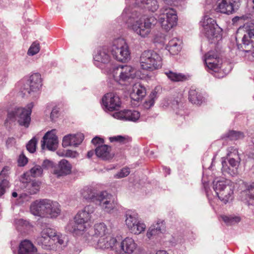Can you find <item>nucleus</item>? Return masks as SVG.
<instances>
[{
    "mask_svg": "<svg viewBox=\"0 0 254 254\" xmlns=\"http://www.w3.org/2000/svg\"><path fill=\"white\" fill-rule=\"evenodd\" d=\"M30 180V179L28 178H25V182L22 183L23 184V186L27 188L28 192L30 194H35L40 189L39 183L36 181H28Z\"/></svg>",
    "mask_w": 254,
    "mask_h": 254,
    "instance_id": "38",
    "label": "nucleus"
},
{
    "mask_svg": "<svg viewBox=\"0 0 254 254\" xmlns=\"http://www.w3.org/2000/svg\"><path fill=\"white\" fill-rule=\"evenodd\" d=\"M41 167L43 169H48L54 167V163L52 161L48 160H45L43 161Z\"/></svg>",
    "mask_w": 254,
    "mask_h": 254,
    "instance_id": "57",
    "label": "nucleus"
},
{
    "mask_svg": "<svg viewBox=\"0 0 254 254\" xmlns=\"http://www.w3.org/2000/svg\"><path fill=\"white\" fill-rule=\"evenodd\" d=\"M126 111L115 112L112 114V116L117 119L126 121Z\"/></svg>",
    "mask_w": 254,
    "mask_h": 254,
    "instance_id": "51",
    "label": "nucleus"
},
{
    "mask_svg": "<svg viewBox=\"0 0 254 254\" xmlns=\"http://www.w3.org/2000/svg\"><path fill=\"white\" fill-rule=\"evenodd\" d=\"M42 86V79L39 73L32 74L29 79L23 80L21 91L24 94H31L39 91Z\"/></svg>",
    "mask_w": 254,
    "mask_h": 254,
    "instance_id": "11",
    "label": "nucleus"
},
{
    "mask_svg": "<svg viewBox=\"0 0 254 254\" xmlns=\"http://www.w3.org/2000/svg\"><path fill=\"white\" fill-rule=\"evenodd\" d=\"M61 212L60 205L58 202L47 199L45 217L56 218L60 215Z\"/></svg>",
    "mask_w": 254,
    "mask_h": 254,
    "instance_id": "21",
    "label": "nucleus"
},
{
    "mask_svg": "<svg viewBox=\"0 0 254 254\" xmlns=\"http://www.w3.org/2000/svg\"><path fill=\"white\" fill-rule=\"evenodd\" d=\"M46 145L47 148L50 150H55L58 146V137L56 135V130L52 129L48 131L43 137L41 141L42 148Z\"/></svg>",
    "mask_w": 254,
    "mask_h": 254,
    "instance_id": "18",
    "label": "nucleus"
},
{
    "mask_svg": "<svg viewBox=\"0 0 254 254\" xmlns=\"http://www.w3.org/2000/svg\"><path fill=\"white\" fill-rule=\"evenodd\" d=\"M117 246L116 238L110 235H106L105 237H100L97 242V246L102 249H111L114 250Z\"/></svg>",
    "mask_w": 254,
    "mask_h": 254,
    "instance_id": "24",
    "label": "nucleus"
},
{
    "mask_svg": "<svg viewBox=\"0 0 254 254\" xmlns=\"http://www.w3.org/2000/svg\"><path fill=\"white\" fill-rule=\"evenodd\" d=\"M189 99L193 104L200 105L203 101V98L195 89L191 88L189 91Z\"/></svg>",
    "mask_w": 254,
    "mask_h": 254,
    "instance_id": "34",
    "label": "nucleus"
},
{
    "mask_svg": "<svg viewBox=\"0 0 254 254\" xmlns=\"http://www.w3.org/2000/svg\"><path fill=\"white\" fill-rule=\"evenodd\" d=\"M146 95V89L140 83H137L133 85L130 96L132 100L139 101Z\"/></svg>",
    "mask_w": 254,
    "mask_h": 254,
    "instance_id": "27",
    "label": "nucleus"
},
{
    "mask_svg": "<svg viewBox=\"0 0 254 254\" xmlns=\"http://www.w3.org/2000/svg\"><path fill=\"white\" fill-rule=\"evenodd\" d=\"M66 240L67 239L64 235L61 234H57L55 231V236H53V240L57 241L60 245H64Z\"/></svg>",
    "mask_w": 254,
    "mask_h": 254,
    "instance_id": "49",
    "label": "nucleus"
},
{
    "mask_svg": "<svg viewBox=\"0 0 254 254\" xmlns=\"http://www.w3.org/2000/svg\"><path fill=\"white\" fill-rule=\"evenodd\" d=\"M213 190L220 200L226 203L233 198L234 187L222 180L215 179L213 182Z\"/></svg>",
    "mask_w": 254,
    "mask_h": 254,
    "instance_id": "8",
    "label": "nucleus"
},
{
    "mask_svg": "<svg viewBox=\"0 0 254 254\" xmlns=\"http://www.w3.org/2000/svg\"><path fill=\"white\" fill-rule=\"evenodd\" d=\"M34 106L32 102L28 104L26 108H17L8 112L7 119L14 122L17 121L20 126L28 127L31 122L30 115Z\"/></svg>",
    "mask_w": 254,
    "mask_h": 254,
    "instance_id": "4",
    "label": "nucleus"
},
{
    "mask_svg": "<svg viewBox=\"0 0 254 254\" xmlns=\"http://www.w3.org/2000/svg\"><path fill=\"white\" fill-rule=\"evenodd\" d=\"M72 165L66 160H61L57 165L54 167L53 170V174L57 177L65 176L70 174L71 172Z\"/></svg>",
    "mask_w": 254,
    "mask_h": 254,
    "instance_id": "19",
    "label": "nucleus"
},
{
    "mask_svg": "<svg viewBox=\"0 0 254 254\" xmlns=\"http://www.w3.org/2000/svg\"><path fill=\"white\" fill-rule=\"evenodd\" d=\"M10 187L8 180L0 179V197L2 196Z\"/></svg>",
    "mask_w": 254,
    "mask_h": 254,
    "instance_id": "44",
    "label": "nucleus"
},
{
    "mask_svg": "<svg viewBox=\"0 0 254 254\" xmlns=\"http://www.w3.org/2000/svg\"><path fill=\"white\" fill-rule=\"evenodd\" d=\"M36 249L29 240H25L21 242L19 247V254H34Z\"/></svg>",
    "mask_w": 254,
    "mask_h": 254,
    "instance_id": "28",
    "label": "nucleus"
},
{
    "mask_svg": "<svg viewBox=\"0 0 254 254\" xmlns=\"http://www.w3.org/2000/svg\"><path fill=\"white\" fill-rule=\"evenodd\" d=\"M71 134L65 135L63 138L62 145L64 147H66L68 146H72V143H71Z\"/></svg>",
    "mask_w": 254,
    "mask_h": 254,
    "instance_id": "53",
    "label": "nucleus"
},
{
    "mask_svg": "<svg viewBox=\"0 0 254 254\" xmlns=\"http://www.w3.org/2000/svg\"><path fill=\"white\" fill-rule=\"evenodd\" d=\"M221 218L224 222L229 225L237 224L241 220L240 217L233 215H223L221 216Z\"/></svg>",
    "mask_w": 254,
    "mask_h": 254,
    "instance_id": "41",
    "label": "nucleus"
},
{
    "mask_svg": "<svg viewBox=\"0 0 254 254\" xmlns=\"http://www.w3.org/2000/svg\"><path fill=\"white\" fill-rule=\"evenodd\" d=\"M15 143V139L13 137L8 138L6 142V144L7 147H9L14 145Z\"/></svg>",
    "mask_w": 254,
    "mask_h": 254,
    "instance_id": "62",
    "label": "nucleus"
},
{
    "mask_svg": "<svg viewBox=\"0 0 254 254\" xmlns=\"http://www.w3.org/2000/svg\"><path fill=\"white\" fill-rule=\"evenodd\" d=\"M176 11L172 8L163 7L160 10L159 21L163 29L169 31L177 23Z\"/></svg>",
    "mask_w": 254,
    "mask_h": 254,
    "instance_id": "10",
    "label": "nucleus"
},
{
    "mask_svg": "<svg viewBox=\"0 0 254 254\" xmlns=\"http://www.w3.org/2000/svg\"><path fill=\"white\" fill-rule=\"evenodd\" d=\"M43 174V169L40 165H35L32 168L29 172L24 173L22 177L21 181L24 183L25 178H28L30 176L33 177H37L41 176Z\"/></svg>",
    "mask_w": 254,
    "mask_h": 254,
    "instance_id": "33",
    "label": "nucleus"
},
{
    "mask_svg": "<svg viewBox=\"0 0 254 254\" xmlns=\"http://www.w3.org/2000/svg\"><path fill=\"white\" fill-rule=\"evenodd\" d=\"M47 202V199L36 200L34 201L30 207L31 213L35 216L45 217Z\"/></svg>",
    "mask_w": 254,
    "mask_h": 254,
    "instance_id": "20",
    "label": "nucleus"
},
{
    "mask_svg": "<svg viewBox=\"0 0 254 254\" xmlns=\"http://www.w3.org/2000/svg\"><path fill=\"white\" fill-rule=\"evenodd\" d=\"M95 153V151L94 150H90L87 152V156L88 158H91L93 154Z\"/></svg>",
    "mask_w": 254,
    "mask_h": 254,
    "instance_id": "64",
    "label": "nucleus"
},
{
    "mask_svg": "<svg viewBox=\"0 0 254 254\" xmlns=\"http://www.w3.org/2000/svg\"><path fill=\"white\" fill-rule=\"evenodd\" d=\"M140 63L142 69L149 71L158 69L162 65L160 56L151 50L145 51L142 53Z\"/></svg>",
    "mask_w": 254,
    "mask_h": 254,
    "instance_id": "7",
    "label": "nucleus"
},
{
    "mask_svg": "<svg viewBox=\"0 0 254 254\" xmlns=\"http://www.w3.org/2000/svg\"><path fill=\"white\" fill-rule=\"evenodd\" d=\"M181 41L177 38L171 40L167 46V49L172 55H177L181 50Z\"/></svg>",
    "mask_w": 254,
    "mask_h": 254,
    "instance_id": "30",
    "label": "nucleus"
},
{
    "mask_svg": "<svg viewBox=\"0 0 254 254\" xmlns=\"http://www.w3.org/2000/svg\"><path fill=\"white\" fill-rule=\"evenodd\" d=\"M91 142L93 144L98 146L99 145H103L104 139L101 137L96 136L92 139Z\"/></svg>",
    "mask_w": 254,
    "mask_h": 254,
    "instance_id": "59",
    "label": "nucleus"
},
{
    "mask_svg": "<svg viewBox=\"0 0 254 254\" xmlns=\"http://www.w3.org/2000/svg\"><path fill=\"white\" fill-rule=\"evenodd\" d=\"M200 24L202 27V33L211 43L215 42V39H216L217 41L218 39L221 38L220 28L214 19L205 15L200 22Z\"/></svg>",
    "mask_w": 254,
    "mask_h": 254,
    "instance_id": "6",
    "label": "nucleus"
},
{
    "mask_svg": "<svg viewBox=\"0 0 254 254\" xmlns=\"http://www.w3.org/2000/svg\"><path fill=\"white\" fill-rule=\"evenodd\" d=\"M238 32L244 33L242 44L238 45V49L250 53L254 57V24L247 22L239 28Z\"/></svg>",
    "mask_w": 254,
    "mask_h": 254,
    "instance_id": "3",
    "label": "nucleus"
},
{
    "mask_svg": "<svg viewBox=\"0 0 254 254\" xmlns=\"http://www.w3.org/2000/svg\"><path fill=\"white\" fill-rule=\"evenodd\" d=\"M164 2L169 5L171 6H178L181 4L180 1L182 2V5L185 4V1L184 0H164Z\"/></svg>",
    "mask_w": 254,
    "mask_h": 254,
    "instance_id": "55",
    "label": "nucleus"
},
{
    "mask_svg": "<svg viewBox=\"0 0 254 254\" xmlns=\"http://www.w3.org/2000/svg\"><path fill=\"white\" fill-rule=\"evenodd\" d=\"M53 236H55V230L51 228H45L43 229L40 236L36 239V241L43 249H48L52 244Z\"/></svg>",
    "mask_w": 254,
    "mask_h": 254,
    "instance_id": "15",
    "label": "nucleus"
},
{
    "mask_svg": "<svg viewBox=\"0 0 254 254\" xmlns=\"http://www.w3.org/2000/svg\"><path fill=\"white\" fill-rule=\"evenodd\" d=\"M130 173L129 169L128 168H124L121 171L115 175V178L119 179L127 177Z\"/></svg>",
    "mask_w": 254,
    "mask_h": 254,
    "instance_id": "50",
    "label": "nucleus"
},
{
    "mask_svg": "<svg viewBox=\"0 0 254 254\" xmlns=\"http://www.w3.org/2000/svg\"><path fill=\"white\" fill-rule=\"evenodd\" d=\"M77 155V153L75 151H72L70 150H68L66 151L65 153V156L66 157H75L76 155Z\"/></svg>",
    "mask_w": 254,
    "mask_h": 254,
    "instance_id": "63",
    "label": "nucleus"
},
{
    "mask_svg": "<svg viewBox=\"0 0 254 254\" xmlns=\"http://www.w3.org/2000/svg\"><path fill=\"white\" fill-rule=\"evenodd\" d=\"M111 151V147L105 144L97 146L95 150L96 155L104 160H108L113 157Z\"/></svg>",
    "mask_w": 254,
    "mask_h": 254,
    "instance_id": "26",
    "label": "nucleus"
},
{
    "mask_svg": "<svg viewBox=\"0 0 254 254\" xmlns=\"http://www.w3.org/2000/svg\"><path fill=\"white\" fill-rule=\"evenodd\" d=\"M240 0H219L217 1L215 10L217 12L230 14L239 6Z\"/></svg>",
    "mask_w": 254,
    "mask_h": 254,
    "instance_id": "16",
    "label": "nucleus"
},
{
    "mask_svg": "<svg viewBox=\"0 0 254 254\" xmlns=\"http://www.w3.org/2000/svg\"><path fill=\"white\" fill-rule=\"evenodd\" d=\"M40 50V45L37 42H34L32 43L30 48L28 51V54L29 55L33 56L37 54Z\"/></svg>",
    "mask_w": 254,
    "mask_h": 254,
    "instance_id": "45",
    "label": "nucleus"
},
{
    "mask_svg": "<svg viewBox=\"0 0 254 254\" xmlns=\"http://www.w3.org/2000/svg\"><path fill=\"white\" fill-rule=\"evenodd\" d=\"M227 155L229 156L228 162L230 165L233 168L232 169L228 166L226 159L222 158V171L223 173H227L230 175L233 176L236 175L237 173V167L240 163V158L239 157L238 151L234 150V153H228Z\"/></svg>",
    "mask_w": 254,
    "mask_h": 254,
    "instance_id": "12",
    "label": "nucleus"
},
{
    "mask_svg": "<svg viewBox=\"0 0 254 254\" xmlns=\"http://www.w3.org/2000/svg\"><path fill=\"white\" fill-rule=\"evenodd\" d=\"M205 57L210 58L213 60L214 62L219 61L218 55L217 53L214 51H211L208 52L205 55Z\"/></svg>",
    "mask_w": 254,
    "mask_h": 254,
    "instance_id": "54",
    "label": "nucleus"
},
{
    "mask_svg": "<svg viewBox=\"0 0 254 254\" xmlns=\"http://www.w3.org/2000/svg\"><path fill=\"white\" fill-rule=\"evenodd\" d=\"M164 228L162 221H158L155 226H151L147 232V236L149 239L156 235L162 233V230Z\"/></svg>",
    "mask_w": 254,
    "mask_h": 254,
    "instance_id": "36",
    "label": "nucleus"
},
{
    "mask_svg": "<svg viewBox=\"0 0 254 254\" xmlns=\"http://www.w3.org/2000/svg\"><path fill=\"white\" fill-rule=\"evenodd\" d=\"M80 194L82 197L87 200L98 203L99 197H100V192H97V190L94 189L85 187L80 191Z\"/></svg>",
    "mask_w": 254,
    "mask_h": 254,
    "instance_id": "23",
    "label": "nucleus"
},
{
    "mask_svg": "<svg viewBox=\"0 0 254 254\" xmlns=\"http://www.w3.org/2000/svg\"><path fill=\"white\" fill-rule=\"evenodd\" d=\"M113 76L115 81L121 85H126L134 77L133 68L130 65H120L113 69Z\"/></svg>",
    "mask_w": 254,
    "mask_h": 254,
    "instance_id": "9",
    "label": "nucleus"
},
{
    "mask_svg": "<svg viewBox=\"0 0 254 254\" xmlns=\"http://www.w3.org/2000/svg\"><path fill=\"white\" fill-rule=\"evenodd\" d=\"M184 103L180 99H174L171 102V107L176 114L178 116L182 117L185 115L186 112L184 109Z\"/></svg>",
    "mask_w": 254,
    "mask_h": 254,
    "instance_id": "32",
    "label": "nucleus"
},
{
    "mask_svg": "<svg viewBox=\"0 0 254 254\" xmlns=\"http://www.w3.org/2000/svg\"><path fill=\"white\" fill-rule=\"evenodd\" d=\"M110 141H118L122 143H126L127 139L122 136L118 135L117 136H114L110 138Z\"/></svg>",
    "mask_w": 254,
    "mask_h": 254,
    "instance_id": "58",
    "label": "nucleus"
},
{
    "mask_svg": "<svg viewBox=\"0 0 254 254\" xmlns=\"http://www.w3.org/2000/svg\"><path fill=\"white\" fill-rule=\"evenodd\" d=\"M60 110L57 107H54L51 112L50 115V119L53 122L56 121L57 119L59 118L60 116Z\"/></svg>",
    "mask_w": 254,
    "mask_h": 254,
    "instance_id": "52",
    "label": "nucleus"
},
{
    "mask_svg": "<svg viewBox=\"0 0 254 254\" xmlns=\"http://www.w3.org/2000/svg\"><path fill=\"white\" fill-rule=\"evenodd\" d=\"M127 228L131 233L138 235L145 231L146 226L143 223L139 221L138 223L133 224V226H131V227H129Z\"/></svg>",
    "mask_w": 254,
    "mask_h": 254,
    "instance_id": "40",
    "label": "nucleus"
},
{
    "mask_svg": "<svg viewBox=\"0 0 254 254\" xmlns=\"http://www.w3.org/2000/svg\"><path fill=\"white\" fill-rule=\"evenodd\" d=\"M28 162L27 158L23 154H21L19 156L18 159V164L20 166H23L27 164Z\"/></svg>",
    "mask_w": 254,
    "mask_h": 254,
    "instance_id": "60",
    "label": "nucleus"
},
{
    "mask_svg": "<svg viewBox=\"0 0 254 254\" xmlns=\"http://www.w3.org/2000/svg\"><path fill=\"white\" fill-rule=\"evenodd\" d=\"M155 98V93H152V98L146 101L144 103V106L146 109H149L154 105Z\"/></svg>",
    "mask_w": 254,
    "mask_h": 254,
    "instance_id": "56",
    "label": "nucleus"
},
{
    "mask_svg": "<svg viewBox=\"0 0 254 254\" xmlns=\"http://www.w3.org/2000/svg\"><path fill=\"white\" fill-rule=\"evenodd\" d=\"M245 137L244 133L241 131L231 130L221 136L222 139L226 140H237L242 139Z\"/></svg>",
    "mask_w": 254,
    "mask_h": 254,
    "instance_id": "31",
    "label": "nucleus"
},
{
    "mask_svg": "<svg viewBox=\"0 0 254 254\" xmlns=\"http://www.w3.org/2000/svg\"><path fill=\"white\" fill-rule=\"evenodd\" d=\"M134 3L135 7L133 9L136 10L138 8H140L154 12L159 8V4L156 0H135Z\"/></svg>",
    "mask_w": 254,
    "mask_h": 254,
    "instance_id": "22",
    "label": "nucleus"
},
{
    "mask_svg": "<svg viewBox=\"0 0 254 254\" xmlns=\"http://www.w3.org/2000/svg\"><path fill=\"white\" fill-rule=\"evenodd\" d=\"M109 235L106 225L103 223H99L94 225V235L97 237H105Z\"/></svg>",
    "mask_w": 254,
    "mask_h": 254,
    "instance_id": "39",
    "label": "nucleus"
},
{
    "mask_svg": "<svg viewBox=\"0 0 254 254\" xmlns=\"http://www.w3.org/2000/svg\"><path fill=\"white\" fill-rule=\"evenodd\" d=\"M204 60L209 72L213 74V72H217L219 71V61L214 62L210 58H207L205 56Z\"/></svg>",
    "mask_w": 254,
    "mask_h": 254,
    "instance_id": "37",
    "label": "nucleus"
},
{
    "mask_svg": "<svg viewBox=\"0 0 254 254\" xmlns=\"http://www.w3.org/2000/svg\"><path fill=\"white\" fill-rule=\"evenodd\" d=\"M122 17L127 25L128 28L142 38L148 37L152 28L157 22L153 16L144 18L140 12L136 9L126 8Z\"/></svg>",
    "mask_w": 254,
    "mask_h": 254,
    "instance_id": "1",
    "label": "nucleus"
},
{
    "mask_svg": "<svg viewBox=\"0 0 254 254\" xmlns=\"http://www.w3.org/2000/svg\"><path fill=\"white\" fill-rule=\"evenodd\" d=\"M252 144L250 145V151L249 153V157L254 159V137L252 139Z\"/></svg>",
    "mask_w": 254,
    "mask_h": 254,
    "instance_id": "61",
    "label": "nucleus"
},
{
    "mask_svg": "<svg viewBox=\"0 0 254 254\" xmlns=\"http://www.w3.org/2000/svg\"><path fill=\"white\" fill-rule=\"evenodd\" d=\"M37 139L36 137L32 138L26 145L27 149L30 153H34L36 150Z\"/></svg>",
    "mask_w": 254,
    "mask_h": 254,
    "instance_id": "46",
    "label": "nucleus"
},
{
    "mask_svg": "<svg viewBox=\"0 0 254 254\" xmlns=\"http://www.w3.org/2000/svg\"><path fill=\"white\" fill-rule=\"evenodd\" d=\"M244 192L246 195H248L250 199L254 200V183L249 186Z\"/></svg>",
    "mask_w": 254,
    "mask_h": 254,
    "instance_id": "47",
    "label": "nucleus"
},
{
    "mask_svg": "<svg viewBox=\"0 0 254 254\" xmlns=\"http://www.w3.org/2000/svg\"><path fill=\"white\" fill-rule=\"evenodd\" d=\"M117 245L120 247L119 253H122L130 254L136 249L137 245L133 239L127 237L121 242L120 244L117 243Z\"/></svg>",
    "mask_w": 254,
    "mask_h": 254,
    "instance_id": "25",
    "label": "nucleus"
},
{
    "mask_svg": "<svg viewBox=\"0 0 254 254\" xmlns=\"http://www.w3.org/2000/svg\"><path fill=\"white\" fill-rule=\"evenodd\" d=\"M84 137V135L82 133L71 134V143H72V146H77L79 145L83 140Z\"/></svg>",
    "mask_w": 254,
    "mask_h": 254,
    "instance_id": "43",
    "label": "nucleus"
},
{
    "mask_svg": "<svg viewBox=\"0 0 254 254\" xmlns=\"http://www.w3.org/2000/svg\"><path fill=\"white\" fill-rule=\"evenodd\" d=\"M110 53H111L110 50H109L106 47L99 48L94 56L95 65L102 68L110 64L111 57Z\"/></svg>",
    "mask_w": 254,
    "mask_h": 254,
    "instance_id": "13",
    "label": "nucleus"
},
{
    "mask_svg": "<svg viewBox=\"0 0 254 254\" xmlns=\"http://www.w3.org/2000/svg\"><path fill=\"white\" fill-rule=\"evenodd\" d=\"M110 52L113 57L119 62H126L130 58V51L126 40L118 38L113 40Z\"/></svg>",
    "mask_w": 254,
    "mask_h": 254,
    "instance_id": "5",
    "label": "nucleus"
},
{
    "mask_svg": "<svg viewBox=\"0 0 254 254\" xmlns=\"http://www.w3.org/2000/svg\"><path fill=\"white\" fill-rule=\"evenodd\" d=\"M95 208L91 205L85 206L79 211L74 216V220L69 222L65 227L66 230L73 235H78L85 230L87 224L93 221L96 216L94 213Z\"/></svg>",
    "mask_w": 254,
    "mask_h": 254,
    "instance_id": "2",
    "label": "nucleus"
},
{
    "mask_svg": "<svg viewBox=\"0 0 254 254\" xmlns=\"http://www.w3.org/2000/svg\"><path fill=\"white\" fill-rule=\"evenodd\" d=\"M139 220L138 214L132 210H127L126 213L125 223L127 227L133 226V224L138 223Z\"/></svg>",
    "mask_w": 254,
    "mask_h": 254,
    "instance_id": "35",
    "label": "nucleus"
},
{
    "mask_svg": "<svg viewBox=\"0 0 254 254\" xmlns=\"http://www.w3.org/2000/svg\"><path fill=\"white\" fill-rule=\"evenodd\" d=\"M140 117V113L135 110L126 111V121L136 122Z\"/></svg>",
    "mask_w": 254,
    "mask_h": 254,
    "instance_id": "42",
    "label": "nucleus"
},
{
    "mask_svg": "<svg viewBox=\"0 0 254 254\" xmlns=\"http://www.w3.org/2000/svg\"><path fill=\"white\" fill-rule=\"evenodd\" d=\"M164 73L167 77L173 82H183L189 79V76L187 75L170 70L165 71Z\"/></svg>",
    "mask_w": 254,
    "mask_h": 254,
    "instance_id": "29",
    "label": "nucleus"
},
{
    "mask_svg": "<svg viewBox=\"0 0 254 254\" xmlns=\"http://www.w3.org/2000/svg\"><path fill=\"white\" fill-rule=\"evenodd\" d=\"M9 173L10 168L8 166L4 167L0 173V179L8 180Z\"/></svg>",
    "mask_w": 254,
    "mask_h": 254,
    "instance_id": "48",
    "label": "nucleus"
},
{
    "mask_svg": "<svg viewBox=\"0 0 254 254\" xmlns=\"http://www.w3.org/2000/svg\"><path fill=\"white\" fill-rule=\"evenodd\" d=\"M102 103L105 108L109 111L118 110L121 105V101L118 95L114 93H108L102 98Z\"/></svg>",
    "mask_w": 254,
    "mask_h": 254,
    "instance_id": "17",
    "label": "nucleus"
},
{
    "mask_svg": "<svg viewBox=\"0 0 254 254\" xmlns=\"http://www.w3.org/2000/svg\"><path fill=\"white\" fill-rule=\"evenodd\" d=\"M99 198L97 204L107 212H110L117 206L115 198L106 191L100 192Z\"/></svg>",
    "mask_w": 254,
    "mask_h": 254,
    "instance_id": "14",
    "label": "nucleus"
}]
</instances>
